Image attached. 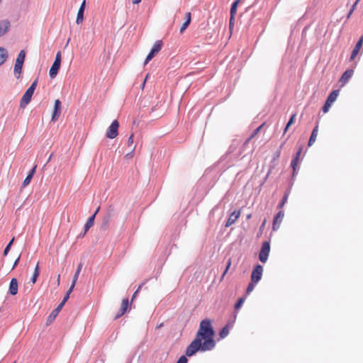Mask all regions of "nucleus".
I'll return each instance as SVG.
<instances>
[{
  "instance_id": "nucleus-5",
  "label": "nucleus",
  "mask_w": 363,
  "mask_h": 363,
  "mask_svg": "<svg viewBox=\"0 0 363 363\" xmlns=\"http://www.w3.org/2000/svg\"><path fill=\"white\" fill-rule=\"evenodd\" d=\"M270 251V243L269 241H265L262 243L261 250L259 253V259L261 262L265 263L267 261Z\"/></svg>"
},
{
  "instance_id": "nucleus-59",
  "label": "nucleus",
  "mask_w": 363,
  "mask_h": 363,
  "mask_svg": "<svg viewBox=\"0 0 363 363\" xmlns=\"http://www.w3.org/2000/svg\"><path fill=\"white\" fill-rule=\"evenodd\" d=\"M82 264H81V263H80V264H79V266H78V267H77V270H79V272H81V270H82Z\"/></svg>"
},
{
  "instance_id": "nucleus-20",
  "label": "nucleus",
  "mask_w": 363,
  "mask_h": 363,
  "mask_svg": "<svg viewBox=\"0 0 363 363\" xmlns=\"http://www.w3.org/2000/svg\"><path fill=\"white\" fill-rule=\"evenodd\" d=\"M240 216V210L233 211L228 217V225L234 223Z\"/></svg>"
},
{
  "instance_id": "nucleus-41",
  "label": "nucleus",
  "mask_w": 363,
  "mask_h": 363,
  "mask_svg": "<svg viewBox=\"0 0 363 363\" xmlns=\"http://www.w3.org/2000/svg\"><path fill=\"white\" fill-rule=\"evenodd\" d=\"M298 160L297 158H294L291 161V167L294 169V172L296 170V167L298 164Z\"/></svg>"
},
{
  "instance_id": "nucleus-58",
  "label": "nucleus",
  "mask_w": 363,
  "mask_h": 363,
  "mask_svg": "<svg viewBox=\"0 0 363 363\" xmlns=\"http://www.w3.org/2000/svg\"><path fill=\"white\" fill-rule=\"evenodd\" d=\"M141 2V0H133V4H138Z\"/></svg>"
},
{
  "instance_id": "nucleus-23",
  "label": "nucleus",
  "mask_w": 363,
  "mask_h": 363,
  "mask_svg": "<svg viewBox=\"0 0 363 363\" xmlns=\"http://www.w3.org/2000/svg\"><path fill=\"white\" fill-rule=\"evenodd\" d=\"M8 58V51L4 48H0V65H3Z\"/></svg>"
},
{
  "instance_id": "nucleus-53",
  "label": "nucleus",
  "mask_w": 363,
  "mask_h": 363,
  "mask_svg": "<svg viewBox=\"0 0 363 363\" xmlns=\"http://www.w3.org/2000/svg\"><path fill=\"white\" fill-rule=\"evenodd\" d=\"M134 150H135V147L132 149L130 152H129L126 155V157H133Z\"/></svg>"
},
{
  "instance_id": "nucleus-30",
  "label": "nucleus",
  "mask_w": 363,
  "mask_h": 363,
  "mask_svg": "<svg viewBox=\"0 0 363 363\" xmlns=\"http://www.w3.org/2000/svg\"><path fill=\"white\" fill-rule=\"evenodd\" d=\"M287 199H288V195L285 194L284 196V197L282 198L281 201H280V203L278 204L277 208L279 209H281L284 207V206L285 205V203H286Z\"/></svg>"
},
{
  "instance_id": "nucleus-63",
  "label": "nucleus",
  "mask_w": 363,
  "mask_h": 363,
  "mask_svg": "<svg viewBox=\"0 0 363 363\" xmlns=\"http://www.w3.org/2000/svg\"><path fill=\"white\" fill-rule=\"evenodd\" d=\"M265 223H266V220L264 219L262 223V227L264 226Z\"/></svg>"
},
{
  "instance_id": "nucleus-21",
  "label": "nucleus",
  "mask_w": 363,
  "mask_h": 363,
  "mask_svg": "<svg viewBox=\"0 0 363 363\" xmlns=\"http://www.w3.org/2000/svg\"><path fill=\"white\" fill-rule=\"evenodd\" d=\"M318 132V125H316V126L313 128L311 135L310 137L309 141H308V145L311 146L315 141Z\"/></svg>"
},
{
  "instance_id": "nucleus-34",
  "label": "nucleus",
  "mask_w": 363,
  "mask_h": 363,
  "mask_svg": "<svg viewBox=\"0 0 363 363\" xmlns=\"http://www.w3.org/2000/svg\"><path fill=\"white\" fill-rule=\"evenodd\" d=\"M38 79H35L31 84V85L29 86L28 89L29 90H31L32 91H35V89H36V86L38 85Z\"/></svg>"
},
{
  "instance_id": "nucleus-36",
  "label": "nucleus",
  "mask_w": 363,
  "mask_h": 363,
  "mask_svg": "<svg viewBox=\"0 0 363 363\" xmlns=\"http://www.w3.org/2000/svg\"><path fill=\"white\" fill-rule=\"evenodd\" d=\"M187 362H188V359L186 358V357L184 355H182L179 358V359L177 361L176 363H187Z\"/></svg>"
},
{
  "instance_id": "nucleus-3",
  "label": "nucleus",
  "mask_w": 363,
  "mask_h": 363,
  "mask_svg": "<svg viewBox=\"0 0 363 363\" xmlns=\"http://www.w3.org/2000/svg\"><path fill=\"white\" fill-rule=\"evenodd\" d=\"M26 58V52L23 50H21L18 53L17 58L16 60L15 65H14V74L17 79L20 77L21 74L22 67Z\"/></svg>"
},
{
  "instance_id": "nucleus-50",
  "label": "nucleus",
  "mask_w": 363,
  "mask_h": 363,
  "mask_svg": "<svg viewBox=\"0 0 363 363\" xmlns=\"http://www.w3.org/2000/svg\"><path fill=\"white\" fill-rule=\"evenodd\" d=\"M124 313H121V310L120 309L119 311L117 313V314L115 316V319H118L121 318Z\"/></svg>"
},
{
  "instance_id": "nucleus-13",
  "label": "nucleus",
  "mask_w": 363,
  "mask_h": 363,
  "mask_svg": "<svg viewBox=\"0 0 363 363\" xmlns=\"http://www.w3.org/2000/svg\"><path fill=\"white\" fill-rule=\"evenodd\" d=\"M86 8V0H83L77 16L76 23L80 24L84 21V13Z\"/></svg>"
},
{
  "instance_id": "nucleus-19",
  "label": "nucleus",
  "mask_w": 363,
  "mask_h": 363,
  "mask_svg": "<svg viewBox=\"0 0 363 363\" xmlns=\"http://www.w3.org/2000/svg\"><path fill=\"white\" fill-rule=\"evenodd\" d=\"M353 70L352 69H347L346 70L342 75L340 78V82L342 83V84H345L347 82V81L352 77L353 75Z\"/></svg>"
},
{
  "instance_id": "nucleus-6",
  "label": "nucleus",
  "mask_w": 363,
  "mask_h": 363,
  "mask_svg": "<svg viewBox=\"0 0 363 363\" xmlns=\"http://www.w3.org/2000/svg\"><path fill=\"white\" fill-rule=\"evenodd\" d=\"M118 127H119V123L117 120H114L110 126L108 128V130L106 133V136L108 138L113 139L115 138L118 134Z\"/></svg>"
},
{
  "instance_id": "nucleus-27",
  "label": "nucleus",
  "mask_w": 363,
  "mask_h": 363,
  "mask_svg": "<svg viewBox=\"0 0 363 363\" xmlns=\"http://www.w3.org/2000/svg\"><path fill=\"white\" fill-rule=\"evenodd\" d=\"M14 238H13L10 242L7 244V245L6 246V247L4 248V252H3V256L6 257L9 252L11 250V247L14 242Z\"/></svg>"
},
{
  "instance_id": "nucleus-9",
  "label": "nucleus",
  "mask_w": 363,
  "mask_h": 363,
  "mask_svg": "<svg viewBox=\"0 0 363 363\" xmlns=\"http://www.w3.org/2000/svg\"><path fill=\"white\" fill-rule=\"evenodd\" d=\"M62 103L59 99L55 101L54 110L52 115V121H57L61 114Z\"/></svg>"
},
{
  "instance_id": "nucleus-35",
  "label": "nucleus",
  "mask_w": 363,
  "mask_h": 363,
  "mask_svg": "<svg viewBox=\"0 0 363 363\" xmlns=\"http://www.w3.org/2000/svg\"><path fill=\"white\" fill-rule=\"evenodd\" d=\"M38 79H35L31 84V85L29 86L28 89L29 90H31L32 91H35V89H36V86L38 85Z\"/></svg>"
},
{
  "instance_id": "nucleus-52",
  "label": "nucleus",
  "mask_w": 363,
  "mask_h": 363,
  "mask_svg": "<svg viewBox=\"0 0 363 363\" xmlns=\"http://www.w3.org/2000/svg\"><path fill=\"white\" fill-rule=\"evenodd\" d=\"M86 233L87 232H85V229H84V231L82 232L81 233H79V235H78V238H83L86 235Z\"/></svg>"
},
{
  "instance_id": "nucleus-32",
  "label": "nucleus",
  "mask_w": 363,
  "mask_h": 363,
  "mask_svg": "<svg viewBox=\"0 0 363 363\" xmlns=\"http://www.w3.org/2000/svg\"><path fill=\"white\" fill-rule=\"evenodd\" d=\"M264 123H262V125H260L259 127H257L252 133L251 137L248 139V140H250L251 138H254L256 135L258 134V133L260 131V130L262 128V127L264 126Z\"/></svg>"
},
{
  "instance_id": "nucleus-12",
  "label": "nucleus",
  "mask_w": 363,
  "mask_h": 363,
  "mask_svg": "<svg viewBox=\"0 0 363 363\" xmlns=\"http://www.w3.org/2000/svg\"><path fill=\"white\" fill-rule=\"evenodd\" d=\"M10 27L11 23L9 20H0V38L9 32Z\"/></svg>"
},
{
  "instance_id": "nucleus-2",
  "label": "nucleus",
  "mask_w": 363,
  "mask_h": 363,
  "mask_svg": "<svg viewBox=\"0 0 363 363\" xmlns=\"http://www.w3.org/2000/svg\"><path fill=\"white\" fill-rule=\"evenodd\" d=\"M225 162L221 158L220 161L216 163L213 167L208 168L201 177V180L210 183L215 182L218 177L225 171Z\"/></svg>"
},
{
  "instance_id": "nucleus-25",
  "label": "nucleus",
  "mask_w": 363,
  "mask_h": 363,
  "mask_svg": "<svg viewBox=\"0 0 363 363\" xmlns=\"http://www.w3.org/2000/svg\"><path fill=\"white\" fill-rule=\"evenodd\" d=\"M40 274V268H39V265H38V263L37 264L35 268V270H34V272H33V274L30 279V281L33 283V284H35L37 281V279L38 277Z\"/></svg>"
},
{
  "instance_id": "nucleus-38",
  "label": "nucleus",
  "mask_w": 363,
  "mask_h": 363,
  "mask_svg": "<svg viewBox=\"0 0 363 363\" xmlns=\"http://www.w3.org/2000/svg\"><path fill=\"white\" fill-rule=\"evenodd\" d=\"M189 21H185L180 28V33H182L189 26Z\"/></svg>"
},
{
  "instance_id": "nucleus-45",
  "label": "nucleus",
  "mask_w": 363,
  "mask_h": 363,
  "mask_svg": "<svg viewBox=\"0 0 363 363\" xmlns=\"http://www.w3.org/2000/svg\"><path fill=\"white\" fill-rule=\"evenodd\" d=\"M185 19H186L185 21H189V23H191V14L190 12L186 13Z\"/></svg>"
},
{
  "instance_id": "nucleus-18",
  "label": "nucleus",
  "mask_w": 363,
  "mask_h": 363,
  "mask_svg": "<svg viewBox=\"0 0 363 363\" xmlns=\"http://www.w3.org/2000/svg\"><path fill=\"white\" fill-rule=\"evenodd\" d=\"M35 169H36V166H35L34 167H33L29 173L28 174L27 177H26V179H24V181L23 182V184H22V187H25L27 185H28L34 175V174L35 173Z\"/></svg>"
},
{
  "instance_id": "nucleus-14",
  "label": "nucleus",
  "mask_w": 363,
  "mask_h": 363,
  "mask_svg": "<svg viewBox=\"0 0 363 363\" xmlns=\"http://www.w3.org/2000/svg\"><path fill=\"white\" fill-rule=\"evenodd\" d=\"M62 305H58L57 308H55L49 315L47 319V325L51 324L54 320L56 318L60 311L62 310Z\"/></svg>"
},
{
  "instance_id": "nucleus-10",
  "label": "nucleus",
  "mask_w": 363,
  "mask_h": 363,
  "mask_svg": "<svg viewBox=\"0 0 363 363\" xmlns=\"http://www.w3.org/2000/svg\"><path fill=\"white\" fill-rule=\"evenodd\" d=\"M33 93H34L33 91H32L31 90H29L28 89L26 91V92L24 93V94L23 95V96L21 99V102H20L21 107L23 108L27 104H29V102L30 101V100L32 99Z\"/></svg>"
},
{
  "instance_id": "nucleus-42",
  "label": "nucleus",
  "mask_w": 363,
  "mask_h": 363,
  "mask_svg": "<svg viewBox=\"0 0 363 363\" xmlns=\"http://www.w3.org/2000/svg\"><path fill=\"white\" fill-rule=\"evenodd\" d=\"M79 273H80V272H79V270H77V271L75 272L74 275V277H73L72 282V283H73L74 284H76V282H77V279H78V277H79Z\"/></svg>"
},
{
  "instance_id": "nucleus-17",
  "label": "nucleus",
  "mask_w": 363,
  "mask_h": 363,
  "mask_svg": "<svg viewBox=\"0 0 363 363\" xmlns=\"http://www.w3.org/2000/svg\"><path fill=\"white\" fill-rule=\"evenodd\" d=\"M60 66L61 65L58 64L57 62H54L52 63L49 71V75L50 78L53 79L57 75L59 70L60 69Z\"/></svg>"
},
{
  "instance_id": "nucleus-16",
  "label": "nucleus",
  "mask_w": 363,
  "mask_h": 363,
  "mask_svg": "<svg viewBox=\"0 0 363 363\" xmlns=\"http://www.w3.org/2000/svg\"><path fill=\"white\" fill-rule=\"evenodd\" d=\"M362 43H363V36H362L359 38V40H358V42L357 43V44L355 45L354 48L352 50V52L350 56L351 61L354 60V58L356 57V56L357 55V54L359 53V50L361 49V48L362 46Z\"/></svg>"
},
{
  "instance_id": "nucleus-64",
  "label": "nucleus",
  "mask_w": 363,
  "mask_h": 363,
  "mask_svg": "<svg viewBox=\"0 0 363 363\" xmlns=\"http://www.w3.org/2000/svg\"><path fill=\"white\" fill-rule=\"evenodd\" d=\"M250 218H251V214H248V215L247 216V219H250Z\"/></svg>"
},
{
  "instance_id": "nucleus-28",
  "label": "nucleus",
  "mask_w": 363,
  "mask_h": 363,
  "mask_svg": "<svg viewBox=\"0 0 363 363\" xmlns=\"http://www.w3.org/2000/svg\"><path fill=\"white\" fill-rule=\"evenodd\" d=\"M237 13V8H235L234 6H231V8H230V26H231L232 23H233V20L235 17V16L236 15Z\"/></svg>"
},
{
  "instance_id": "nucleus-40",
  "label": "nucleus",
  "mask_w": 363,
  "mask_h": 363,
  "mask_svg": "<svg viewBox=\"0 0 363 363\" xmlns=\"http://www.w3.org/2000/svg\"><path fill=\"white\" fill-rule=\"evenodd\" d=\"M243 301H244V298H239V300L238 301V302L236 303V304L235 306V309L240 308V306H242Z\"/></svg>"
},
{
  "instance_id": "nucleus-51",
  "label": "nucleus",
  "mask_w": 363,
  "mask_h": 363,
  "mask_svg": "<svg viewBox=\"0 0 363 363\" xmlns=\"http://www.w3.org/2000/svg\"><path fill=\"white\" fill-rule=\"evenodd\" d=\"M241 0H236L233 4H232V6H234L235 8H238V6Z\"/></svg>"
},
{
  "instance_id": "nucleus-33",
  "label": "nucleus",
  "mask_w": 363,
  "mask_h": 363,
  "mask_svg": "<svg viewBox=\"0 0 363 363\" xmlns=\"http://www.w3.org/2000/svg\"><path fill=\"white\" fill-rule=\"evenodd\" d=\"M257 282H254L251 280V282L249 284L247 289V294H250L255 288V284Z\"/></svg>"
},
{
  "instance_id": "nucleus-8",
  "label": "nucleus",
  "mask_w": 363,
  "mask_h": 363,
  "mask_svg": "<svg viewBox=\"0 0 363 363\" xmlns=\"http://www.w3.org/2000/svg\"><path fill=\"white\" fill-rule=\"evenodd\" d=\"M284 217V212L280 210L274 216L272 225V229L277 230L279 228L280 224L281 223Z\"/></svg>"
},
{
  "instance_id": "nucleus-26",
  "label": "nucleus",
  "mask_w": 363,
  "mask_h": 363,
  "mask_svg": "<svg viewBox=\"0 0 363 363\" xmlns=\"http://www.w3.org/2000/svg\"><path fill=\"white\" fill-rule=\"evenodd\" d=\"M128 306H129L128 298H124L122 301V303H121V313H126V311H128Z\"/></svg>"
},
{
  "instance_id": "nucleus-49",
  "label": "nucleus",
  "mask_w": 363,
  "mask_h": 363,
  "mask_svg": "<svg viewBox=\"0 0 363 363\" xmlns=\"http://www.w3.org/2000/svg\"><path fill=\"white\" fill-rule=\"evenodd\" d=\"M20 256H18V257L15 260L14 263H13V267H12V269H13L18 264L19 262V260H20Z\"/></svg>"
},
{
  "instance_id": "nucleus-62",
  "label": "nucleus",
  "mask_w": 363,
  "mask_h": 363,
  "mask_svg": "<svg viewBox=\"0 0 363 363\" xmlns=\"http://www.w3.org/2000/svg\"><path fill=\"white\" fill-rule=\"evenodd\" d=\"M163 326V323H161L157 326V328H160Z\"/></svg>"
},
{
  "instance_id": "nucleus-11",
  "label": "nucleus",
  "mask_w": 363,
  "mask_h": 363,
  "mask_svg": "<svg viewBox=\"0 0 363 363\" xmlns=\"http://www.w3.org/2000/svg\"><path fill=\"white\" fill-rule=\"evenodd\" d=\"M113 216V209H108L106 213L104 216L102 223L101 225V228L102 230H106L111 221V217Z\"/></svg>"
},
{
  "instance_id": "nucleus-54",
  "label": "nucleus",
  "mask_w": 363,
  "mask_h": 363,
  "mask_svg": "<svg viewBox=\"0 0 363 363\" xmlns=\"http://www.w3.org/2000/svg\"><path fill=\"white\" fill-rule=\"evenodd\" d=\"M227 273H228V271H227V265H226V266H225V269H224V271H223V274H222V279H223V277H225V275Z\"/></svg>"
},
{
  "instance_id": "nucleus-55",
  "label": "nucleus",
  "mask_w": 363,
  "mask_h": 363,
  "mask_svg": "<svg viewBox=\"0 0 363 363\" xmlns=\"http://www.w3.org/2000/svg\"><path fill=\"white\" fill-rule=\"evenodd\" d=\"M227 273H228V271H227V265H226V266H225V269H224V271H223V274H222V279H223V277H225V275Z\"/></svg>"
},
{
  "instance_id": "nucleus-22",
  "label": "nucleus",
  "mask_w": 363,
  "mask_h": 363,
  "mask_svg": "<svg viewBox=\"0 0 363 363\" xmlns=\"http://www.w3.org/2000/svg\"><path fill=\"white\" fill-rule=\"evenodd\" d=\"M338 94H339V90L333 91L328 96L326 101L329 102V104L332 105L334 101H335V100L337 99Z\"/></svg>"
},
{
  "instance_id": "nucleus-24",
  "label": "nucleus",
  "mask_w": 363,
  "mask_h": 363,
  "mask_svg": "<svg viewBox=\"0 0 363 363\" xmlns=\"http://www.w3.org/2000/svg\"><path fill=\"white\" fill-rule=\"evenodd\" d=\"M94 220H95L94 215H92L91 216H90L88 218V220L84 227V229H85V232H87L89 230V228L93 226V225L94 223Z\"/></svg>"
},
{
  "instance_id": "nucleus-4",
  "label": "nucleus",
  "mask_w": 363,
  "mask_h": 363,
  "mask_svg": "<svg viewBox=\"0 0 363 363\" xmlns=\"http://www.w3.org/2000/svg\"><path fill=\"white\" fill-rule=\"evenodd\" d=\"M162 45L163 43L162 40H157L154 43L152 49L146 57L144 62L145 65L147 64L155 55H157V53L161 50Z\"/></svg>"
},
{
  "instance_id": "nucleus-15",
  "label": "nucleus",
  "mask_w": 363,
  "mask_h": 363,
  "mask_svg": "<svg viewBox=\"0 0 363 363\" xmlns=\"http://www.w3.org/2000/svg\"><path fill=\"white\" fill-rule=\"evenodd\" d=\"M18 281L16 278L11 279L10 284H9V294L15 296L18 293Z\"/></svg>"
},
{
  "instance_id": "nucleus-57",
  "label": "nucleus",
  "mask_w": 363,
  "mask_h": 363,
  "mask_svg": "<svg viewBox=\"0 0 363 363\" xmlns=\"http://www.w3.org/2000/svg\"><path fill=\"white\" fill-rule=\"evenodd\" d=\"M139 291V289H138L133 294V297H132V299H134L136 296V294H138V292Z\"/></svg>"
},
{
  "instance_id": "nucleus-44",
  "label": "nucleus",
  "mask_w": 363,
  "mask_h": 363,
  "mask_svg": "<svg viewBox=\"0 0 363 363\" xmlns=\"http://www.w3.org/2000/svg\"><path fill=\"white\" fill-rule=\"evenodd\" d=\"M69 295L68 294H65L63 300L62 301V302L60 303V305H62V306L63 307L64 305L65 304V303L67 301V300L69 299Z\"/></svg>"
},
{
  "instance_id": "nucleus-60",
  "label": "nucleus",
  "mask_w": 363,
  "mask_h": 363,
  "mask_svg": "<svg viewBox=\"0 0 363 363\" xmlns=\"http://www.w3.org/2000/svg\"><path fill=\"white\" fill-rule=\"evenodd\" d=\"M222 225L224 226L225 228H227V221L223 220Z\"/></svg>"
},
{
  "instance_id": "nucleus-56",
  "label": "nucleus",
  "mask_w": 363,
  "mask_h": 363,
  "mask_svg": "<svg viewBox=\"0 0 363 363\" xmlns=\"http://www.w3.org/2000/svg\"><path fill=\"white\" fill-rule=\"evenodd\" d=\"M99 210H100V207L99 206V207L96 209L95 212H94V214H93V215H94V218H96V214L99 213Z\"/></svg>"
},
{
  "instance_id": "nucleus-48",
  "label": "nucleus",
  "mask_w": 363,
  "mask_h": 363,
  "mask_svg": "<svg viewBox=\"0 0 363 363\" xmlns=\"http://www.w3.org/2000/svg\"><path fill=\"white\" fill-rule=\"evenodd\" d=\"M301 152H302V148L301 147V148H299L298 151L296 152L294 158H297L298 160H299Z\"/></svg>"
},
{
  "instance_id": "nucleus-1",
  "label": "nucleus",
  "mask_w": 363,
  "mask_h": 363,
  "mask_svg": "<svg viewBox=\"0 0 363 363\" xmlns=\"http://www.w3.org/2000/svg\"><path fill=\"white\" fill-rule=\"evenodd\" d=\"M215 334L211 320L208 318L202 320L200 322L195 339L186 349V356L192 357L197 352H206L213 350L216 346Z\"/></svg>"
},
{
  "instance_id": "nucleus-31",
  "label": "nucleus",
  "mask_w": 363,
  "mask_h": 363,
  "mask_svg": "<svg viewBox=\"0 0 363 363\" xmlns=\"http://www.w3.org/2000/svg\"><path fill=\"white\" fill-rule=\"evenodd\" d=\"M227 336V324H225L220 332V337L225 338Z\"/></svg>"
},
{
  "instance_id": "nucleus-29",
  "label": "nucleus",
  "mask_w": 363,
  "mask_h": 363,
  "mask_svg": "<svg viewBox=\"0 0 363 363\" xmlns=\"http://www.w3.org/2000/svg\"><path fill=\"white\" fill-rule=\"evenodd\" d=\"M295 117H296V114H293L291 116L289 121H288V123L284 128V133L288 130L289 128L291 125V124L294 123Z\"/></svg>"
},
{
  "instance_id": "nucleus-47",
  "label": "nucleus",
  "mask_w": 363,
  "mask_h": 363,
  "mask_svg": "<svg viewBox=\"0 0 363 363\" xmlns=\"http://www.w3.org/2000/svg\"><path fill=\"white\" fill-rule=\"evenodd\" d=\"M74 286H75V284L72 283V284H71L69 289H68V291H67L66 294L70 295V294L73 291V289H74Z\"/></svg>"
},
{
  "instance_id": "nucleus-43",
  "label": "nucleus",
  "mask_w": 363,
  "mask_h": 363,
  "mask_svg": "<svg viewBox=\"0 0 363 363\" xmlns=\"http://www.w3.org/2000/svg\"><path fill=\"white\" fill-rule=\"evenodd\" d=\"M357 5V2H354V4L352 5L349 13H348V16H347V18H350V16L352 15V13H353V11L355 10L356 9V6Z\"/></svg>"
},
{
  "instance_id": "nucleus-61",
  "label": "nucleus",
  "mask_w": 363,
  "mask_h": 363,
  "mask_svg": "<svg viewBox=\"0 0 363 363\" xmlns=\"http://www.w3.org/2000/svg\"><path fill=\"white\" fill-rule=\"evenodd\" d=\"M60 275L59 274L58 277H57V279L58 285L60 284Z\"/></svg>"
},
{
  "instance_id": "nucleus-39",
  "label": "nucleus",
  "mask_w": 363,
  "mask_h": 363,
  "mask_svg": "<svg viewBox=\"0 0 363 363\" xmlns=\"http://www.w3.org/2000/svg\"><path fill=\"white\" fill-rule=\"evenodd\" d=\"M61 60H62L61 52H60V51H59L56 54L55 59L54 62H57L58 64L61 65Z\"/></svg>"
},
{
  "instance_id": "nucleus-7",
  "label": "nucleus",
  "mask_w": 363,
  "mask_h": 363,
  "mask_svg": "<svg viewBox=\"0 0 363 363\" xmlns=\"http://www.w3.org/2000/svg\"><path fill=\"white\" fill-rule=\"evenodd\" d=\"M262 272L263 267L259 264L256 265L252 272L251 280L257 283L262 278Z\"/></svg>"
},
{
  "instance_id": "nucleus-46",
  "label": "nucleus",
  "mask_w": 363,
  "mask_h": 363,
  "mask_svg": "<svg viewBox=\"0 0 363 363\" xmlns=\"http://www.w3.org/2000/svg\"><path fill=\"white\" fill-rule=\"evenodd\" d=\"M133 143V134H131L128 140V146L132 145Z\"/></svg>"
},
{
  "instance_id": "nucleus-37",
  "label": "nucleus",
  "mask_w": 363,
  "mask_h": 363,
  "mask_svg": "<svg viewBox=\"0 0 363 363\" xmlns=\"http://www.w3.org/2000/svg\"><path fill=\"white\" fill-rule=\"evenodd\" d=\"M331 106L332 105L330 104L329 102L325 101V104H324V106L323 107V113H327L329 111V109H330Z\"/></svg>"
}]
</instances>
